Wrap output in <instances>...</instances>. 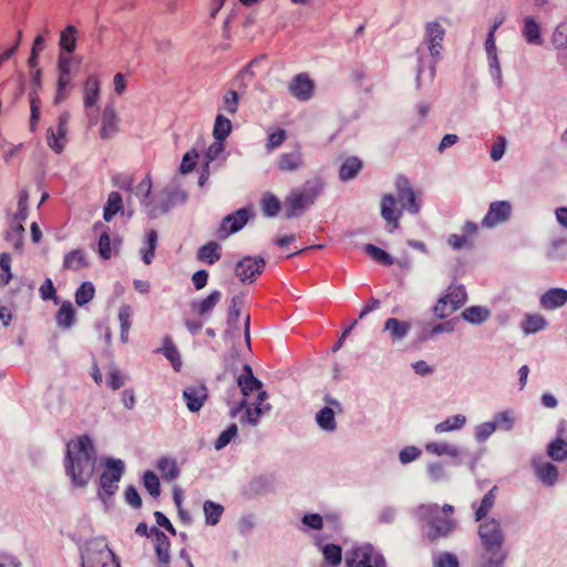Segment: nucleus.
Listing matches in <instances>:
<instances>
[{
	"mask_svg": "<svg viewBox=\"0 0 567 567\" xmlns=\"http://www.w3.org/2000/svg\"><path fill=\"white\" fill-rule=\"evenodd\" d=\"M96 463V453L87 435L80 436L66 446V474L74 486L83 487L91 480Z\"/></svg>",
	"mask_w": 567,
	"mask_h": 567,
	"instance_id": "1",
	"label": "nucleus"
},
{
	"mask_svg": "<svg viewBox=\"0 0 567 567\" xmlns=\"http://www.w3.org/2000/svg\"><path fill=\"white\" fill-rule=\"evenodd\" d=\"M417 512L429 525L427 538L432 543L447 537L456 529L457 522L453 517L454 507L450 504H444L442 507L437 504H424Z\"/></svg>",
	"mask_w": 567,
	"mask_h": 567,
	"instance_id": "2",
	"label": "nucleus"
},
{
	"mask_svg": "<svg viewBox=\"0 0 567 567\" xmlns=\"http://www.w3.org/2000/svg\"><path fill=\"white\" fill-rule=\"evenodd\" d=\"M322 185L317 182H307L301 188H295L285 198V216L292 218L315 204L320 195Z\"/></svg>",
	"mask_w": 567,
	"mask_h": 567,
	"instance_id": "3",
	"label": "nucleus"
},
{
	"mask_svg": "<svg viewBox=\"0 0 567 567\" xmlns=\"http://www.w3.org/2000/svg\"><path fill=\"white\" fill-rule=\"evenodd\" d=\"M480 565L496 567V519L492 518L478 525Z\"/></svg>",
	"mask_w": 567,
	"mask_h": 567,
	"instance_id": "4",
	"label": "nucleus"
},
{
	"mask_svg": "<svg viewBox=\"0 0 567 567\" xmlns=\"http://www.w3.org/2000/svg\"><path fill=\"white\" fill-rule=\"evenodd\" d=\"M112 556L104 539H91L81 549V567H105Z\"/></svg>",
	"mask_w": 567,
	"mask_h": 567,
	"instance_id": "5",
	"label": "nucleus"
},
{
	"mask_svg": "<svg viewBox=\"0 0 567 567\" xmlns=\"http://www.w3.org/2000/svg\"><path fill=\"white\" fill-rule=\"evenodd\" d=\"M347 567H385L383 556L371 545L353 548L346 554Z\"/></svg>",
	"mask_w": 567,
	"mask_h": 567,
	"instance_id": "6",
	"label": "nucleus"
},
{
	"mask_svg": "<svg viewBox=\"0 0 567 567\" xmlns=\"http://www.w3.org/2000/svg\"><path fill=\"white\" fill-rule=\"evenodd\" d=\"M265 267L266 260L262 257L245 256L236 264L235 274L241 282H254Z\"/></svg>",
	"mask_w": 567,
	"mask_h": 567,
	"instance_id": "7",
	"label": "nucleus"
},
{
	"mask_svg": "<svg viewBox=\"0 0 567 567\" xmlns=\"http://www.w3.org/2000/svg\"><path fill=\"white\" fill-rule=\"evenodd\" d=\"M237 384L240 388L243 399L239 404L231 411V416H235L240 410L247 405V396L262 388L260 380L254 377L252 369L249 364H245L243 373L237 379Z\"/></svg>",
	"mask_w": 567,
	"mask_h": 567,
	"instance_id": "8",
	"label": "nucleus"
},
{
	"mask_svg": "<svg viewBox=\"0 0 567 567\" xmlns=\"http://www.w3.org/2000/svg\"><path fill=\"white\" fill-rule=\"evenodd\" d=\"M150 535L156 555L157 567H171L169 538L156 526L150 528Z\"/></svg>",
	"mask_w": 567,
	"mask_h": 567,
	"instance_id": "9",
	"label": "nucleus"
},
{
	"mask_svg": "<svg viewBox=\"0 0 567 567\" xmlns=\"http://www.w3.org/2000/svg\"><path fill=\"white\" fill-rule=\"evenodd\" d=\"M250 210L247 207H243L226 217H224L219 228L218 237L227 238L228 236L239 231L249 220Z\"/></svg>",
	"mask_w": 567,
	"mask_h": 567,
	"instance_id": "10",
	"label": "nucleus"
},
{
	"mask_svg": "<svg viewBox=\"0 0 567 567\" xmlns=\"http://www.w3.org/2000/svg\"><path fill=\"white\" fill-rule=\"evenodd\" d=\"M124 471V463L121 460H109L106 470L100 477V486L107 495H114L117 491V482Z\"/></svg>",
	"mask_w": 567,
	"mask_h": 567,
	"instance_id": "11",
	"label": "nucleus"
},
{
	"mask_svg": "<svg viewBox=\"0 0 567 567\" xmlns=\"http://www.w3.org/2000/svg\"><path fill=\"white\" fill-rule=\"evenodd\" d=\"M179 196L178 192L163 190L150 203L145 204L146 212L151 218H157L159 215L167 213L175 204V199ZM182 200L185 195L181 194Z\"/></svg>",
	"mask_w": 567,
	"mask_h": 567,
	"instance_id": "12",
	"label": "nucleus"
},
{
	"mask_svg": "<svg viewBox=\"0 0 567 567\" xmlns=\"http://www.w3.org/2000/svg\"><path fill=\"white\" fill-rule=\"evenodd\" d=\"M70 121V114L64 112L60 114L58 118L56 131L53 128H48L47 131V143L48 146L54 151L56 154H60L64 150V145L66 142L68 126Z\"/></svg>",
	"mask_w": 567,
	"mask_h": 567,
	"instance_id": "13",
	"label": "nucleus"
},
{
	"mask_svg": "<svg viewBox=\"0 0 567 567\" xmlns=\"http://www.w3.org/2000/svg\"><path fill=\"white\" fill-rule=\"evenodd\" d=\"M288 91L296 100L306 102L313 95L315 83L307 73H299L290 81Z\"/></svg>",
	"mask_w": 567,
	"mask_h": 567,
	"instance_id": "14",
	"label": "nucleus"
},
{
	"mask_svg": "<svg viewBox=\"0 0 567 567\" xmlns=\"http://www.w3.org/2000/svg\"><path fill=\"white\" fill-rule=\"evenodd\" d=\"M183 399L190 412H198L208 399V389L203 383L187 385L183 390Z\"/></svg>",
	"mask_w": 567,
	"mask_h": 567,
	"instance_id": "15",
	"label": "nucleus"
},
{
	"mask_svg": "<svg viewBox=\"0 0 567 567\" xmlns=\"http://www.w3.org/2000/svg\"><path fill=\"white\" fill-rule=\"evenodd\" d=\"M395 186L398 190V198L402 207L410 214H417L420 212V204L416 202L415 193L408 178L404 176L398 177Z\"/></svg>",
	"mask_w": 567,
	"mask_h": 567,
	"instance_id": "16",
	"label": "nucleus"
},
{
	"mask_svg": "<svg viewBox=\"0 0 567 567\" xmlns=\"http://www.w3.org/2000/svg\"><path fill=\"white\" fill-rule=\"evenodd\" d=\"M445 30L436 22H429L425 27V43L432 56L439 58L441 54L442 42L444 40Z\"/></svg>",
	"mask_w": 567,
	"mask_h": 567,
	"instance_id": "17",
	"label": "nucleus"
},
{
	"mask_svg": "<svg viewBox=\"0 0 567 567\" xmlns=\"http://www.w3.org/2000/svg\"><path fill=\"white\" fill-rule=\"evenodd\" d=\"M533 468L537 478L547 486H554L558 480V468L550 462L537 456L532 461Z\"/></svg>",
	"mask_w": 567,
	"mask_h": 567,
	"instance_id": "18",
	"label": "nucleus"
},
{
	"mask_svg": "<svg viewBox=\"0 0 567 567\" xmlns=\"http://www.w3.org/2000/svg\"><path fill=\"white\" fill-rule=\"evenodd\" d=\"M324 401L329 406H324L317 413L316 421L322 430L332 432L337 427L333 409H337L338 412H341L342 409L340 403L332 398L326 396Z\"/></svg>",
	"mask_w": 567,
	"mask_h": 567,
	"instance_id": "19",
	"label": "nucleus"
},
{
	"mask_svg": "<svg viewBox=\"0 0 567 567\" xmlns=\"http://www.w3.org/2000/svg\"><path fill=\"white\" fill-rule=\"evenodd\" d=\"M120 118L113 106H105L102 114L100 136L103 140H111L118 132Z\"/></svg>",
	"mask_w": 567,
	"mask_h": 567,
	"instance_id": "20",
	"label": "nucleus"
},
{
	"mask_svg": "<svg viewBox=\"0 0 567 567\" xmlns=\"http://www.w3.org/2000/svg\"><path fill=\"white\" fill-rule=\"evenodd\" d=\"M567 302V290L564 288H550L540 297V307L545 310H554Z\"/></svg>",
	"mask_w": 567,
	"mask_h": 567,
	"instance_id": "21",
	"label": "nucleus"
},
{
	"mask_svg": "<svg viewBox=\"0 0 567 567\" xmlns=\"http://www.w3.org/2000/svg\"><path fill=\"white\" fill-rule=\"evenodd\" d=\"M381 216L382 218L392 226V229L399 227V218L401 212L396 209V203L394 196L386 194L382 197L381 203Z\"/></svg>",
	"mask_w": 567,
	"mask_h": 567,
	"instance_id": "22",
	"label": "nucleus"
},
{
	"mask_svg": "<svg viewBox=\"0 0 567 567\" xmlns=\"http://www.w3.org/2000/svg\"><path fill=\"white\" fill-rule=\"evenodd\" d=\"M303 165L300 146L291 152L282 153L277 162V167L281 172H295Z\"/></svg>",
	"mask_w": 567,
	"mask_h": 567,
	"instance_id": "23",
	"label": "nucleus"
},
{
	"mask_svg": "<svg viewBox=\"0 0 567 567\" xmlns=\"http://www.w3.org/2000/svg\"><path fill=\"white\" fill-rule=\"evenodd\" d=\"M478 226L475 223L467 221L463 226L464 235L452 234L449 236L447 243L454 250L472 247V241L468 236L476 234Z\"/></svg>",
	"mask_w": 567,
	"mask_h": 567,
	"instance_id": "24",
	"label": "nucleus"
},
{
	"mask_svg": "<svg viewBox=\"0 0 567 567\" xmlns=\"http://www.w3.org/2000/svg\"><path fill=\"white\" fill-rule=\"evenodd\" d=\"M221 299V292L219 290L212 291L206 298L202 300H194L190 305L192 310L199 317H206Z\"/></svg>",
	"mask_w": 567,
	"mask_h": 567,
	"instance_id": "25",
	"label": "nucleus"
},
{
	"mask_svg": "<svg viewBox=\"0 0 567 567\" xmlns=\"http://www.w3.org/2000/svg\"><path fill=\"white\" fill-rule=\"evenodd\" d=\"M156 352L162 353L172 363L173 369L179 372L182 368L181 353L171 337L165 336L163 338V346Z\"/></svg>",
	"mask_w": 567,
	"mask_h": 567,
	"instance_id": "26",
	"label": "nucleus"
},
{
	"mask_svg": "<svg viewBox=\"0 0 567 567\" xmlns=\"http://www.w3.org/2000/svg\"><path fill=\"white\" fill-rule=\"evenodd\" d=\"M78 29L69 24L60 33L59 47L61 52L72 54L76 49Z\"/></svg>",
	"mask_w": 567,
	"mask_h": 567,
	"instance_id": "27",
	"label": "nucleus"
},
{
	"mask_svg": "<svg viewBox=\"0 0 567 567\" xmlns=\"http://www.w3.org/2000/svg\"><path fill=\"white\" fill-rule=\"evenodd\" d=\"M362 161L355 156L347 157L340 166L339 178L342 182H348L357 177L362 169Z\"/></svg>",
	"mask_w": 567,
	"mask_h": 567,
	"instance_id": "28",
	"label": "nucleus"
},
{
	"mask_svg": "<svg viewBox=\"0 0 567 567\" xmlns=\"http://www.w3.org/2000/svg\"><path fill=\"white\" fill-rule=\"evenodd\" d=\"M100 96V81L96 75H90L84 83L83 104L85 109L94 106Z\"/></svg>",
	"mask_w": 567,
	"mask_h": 567,
	"instance_id": "29",
	"label": "nucleus"
},
{
	"mask_svg": "<svg viewBox=\"0 0 567 567\" xmlns=\"http://www.w3.org/2000/svg\"><path fill=\"white\" fill-rule=\"evenodd\" d=\"M523 35L529 44L540 45L543 43L540 27L533 17L524 19Z\"/></svg>",
	"mask_w": 567,
	"mask_h": 567,
	"instance_id": "30",
	"label": "nucleus"
},
{
	"mask_svg": "<svg viewBox=\"0 0 567 567\" xmlns=\"http://www.w3.org/2000/svg\"><path fill=\"white\" fill-rule=\"evenodd\" d=\"M410 323L401 321L396 318H389L384 322V330L389 331L393 341L402 340L410 331Z\"/></svg>",
	"mask_w": 567,
	"mask_h": 567,
	"instance_id": "31",
	"label": "nucleus"
},
{
	"mask_svg": "<svg viewBox=\"0 0 567 567\" xmlns=\"http://www.w3.org/2000/svg\"><path fill=\"white\" fill-rule=\"evenodd\" d=\"M548 322L543 315L528 313L522 322V329L525 334H533L544 330Z\"/></svg>",
	"mask_w": 567,
	"mask_h": 567,
	"instance_id": "32",
	"label": "nucleus"
},
{
	"mask_svg": "<svg viewBox=\"0 0 567 567\" xmlns=\"http://www.w3.org/2000/svg\"><path fill=\"white\" fill-rule=\"evenodd\" d=\"M220 246L216 241H209L206 245H203L197 251V258L202 261L207 262L208 265H214L217 262L220 255Z\"/></svg>",
	"mask_w": 567,
	"mask_h": 567,
	"instance_id": "33",
	"label": "nucleus"
},
{
	"mask_svg": "<svg viewBox=\"0 0 567 567\" xmlns=\"http://www.w3.org/2000/svg\"><path fill=\"white\" fill-rule=\"evenodd\" d=\"M157 470L162 474V477L166 481H173L179 476V467L177 466V463L172 457H161L157 461L156 465Z\"/></svg>",
	"mask_w": 567,
	"mask_h": 567,
	"instance_id": "34",
	"label": "nucleus"
},
{
	"mask_svg": "<svg viewBox=\"0 0 567 567\" xmlns=\"http://www.w3.org/2000/svg\"><path fill=\"white\" fill-rule=\"evenodd\" d=\"M123 208V199L118 192H111L106 205L103 210V218L105 221H111L113 217Z\"/></svg>",
	"mask_w": 567,
	"mask_h": 567,
	"instance_id": "35",
	"label": "nucleus"
},
{
	"mask_svg": "<svg viewBox=\"0 0 567 567\" xmlns=\"http://www.w3.org/2000/svg\"><path fill=\"white\" fill-rule=\"evenodd\" d=\"M87 266L84 252L81 249H74L64 256L63 267L69 270L78 271Z\"/></svg>",
	"mask_w": 567,
	"mask_h": 567,
	"instance_id": "36",
	"label": "nucleus"
},
{
	"mask_svg": "<svg viewBox=\"0 0 567 567\" xmlns=\"http://www.w3.org/2000/svg\"><path fill=\"white\" fill-rule=\"evenodd\" d=\"M233 124L229 118L218 114L215 118L213 135L216 141H225L231 133Z\"/></svg>",
	"mask_w": 567,
	"mask_h": 567,
	"instance_id": "37",
	"label": "nucleus"
},
{
	"mask_svg": "<svg viewBox=\"0 0 567 567\" xmlns=\"http://www.w3.org/2000/svg\"><path fill=\"white\" fill-rule=\"evenodd\" d=\"M324 561L330 567H338L342 561V548L336 544H327L321 546Z\"/></svg>",
	"mask_w": 567,
	"mask_h": 567,
	"instance_id": "38",
	"label": "nucleus"
},
{
	"mask_svg": "<svg viewBox=\"0 0 567 567\" xmlns=\"http://www.w3.org/2000/svg\"><path fill=\"white\" fill-rule=\"evenodd\" d=\"M466 422V419L462 414H456L453 416L447 417L446 420L437 423L435 425V432L436 433H444L450 431H456L464 426Z\"/></svg>",
	"mask_w": 567,
	"mask_h": 567,
	"instance_id": "39",
	"label": "nucleus"
},
{
	"mask_svg": "<svg viewBox=\"0 0 567 567\" xmlns=\"http://www.w3.org/2000/svg\"><path fill=\"white\" fill-rule=\"evenodd\" d=\"M363 251L370 258H372L374 261H377L383 266L393 265V258L385 250H383L372 244L364 245Z\"/></svg>",
	"mask_w": 567,
	"mask_h": 567,
	"instance_id": "40",
	"label": "nucleus"
},
{
	"mask_svg": "<svg viewBox=\"0 0 567 567\" xmlns=\"http://www.w3.org/2000/svg\"><path fill=\"white\" fill-rule=\"evenodd\" d=\"M547 454L556 462L565 461L567 458V442L559 437L554 440L548 444Z\"/></svg>",
	"mask_w": 567,
	"mask_h": 567,
	"instance_id": "41",
	"label": "nucleus"
},
{
	"mask_svg": "<svg viewBox=\"0 0 567 567\" xmlns=\"http://www.w3.org/2000/svg\"><path fill=\"white\" fill-rule=\"evenodd\" d=\"M75 312L71 302L65 301L60 307L56 315V322L63 328H70L74 323Z\"/></svg>",
	"mask_w": 567,
	"mask_h": 567,
	"instance_id": "42",
	"label": "nucleus"
},
{
	"mask_svg": "<svg viewBox=\"0 0 567 567\" xmlns=\"http://www.w3.org/2000/svg\"><path fill=\"white\" fill-rule=\"evenodd\" d=\"M425 451L427 453L441 456V455H449L452 457H455L458 455V450L456 446L447 444V443H439V442H431L425 445Z\"/></svg>",
	"mask_w": 567,
	"mask_h": 567,
	"instance_id": "43",
	"label": "nucleus"
},
{
	"mask_svg": "<svg viewBox=\"0 0 567 567\" xmlns=\"http://www.w3.org/2000/svg\"><path fill=\"white\" fill-rule=\"evenodd\" d=\"M496 486L492 487L489 492L482 498L480 506L475 511V520L480 522L491 512L495 503L494 492Z\"/></svg>",
	"mask_w": 567,
	"mask_h": 567,
	"instance_id": "44",
	"label": "nucleus"
},
{
	"mask_svg": "<svg viewBox=\"0 0 567 567\" xmlns=\"http://www.w3.org/2000/svg\"><path fill=\"white\" fill-rule=\"evenodd\" d=\"M95 295V288L92 282L85 281L83 282L75 292V302L78 306L82 307L89 303Z\"/></svg>",
	"mask_w": 567,
	"mask_h": 567,
	"instance_id": "45",
	"label": "nucleus"
},
{
	"mask_svg": "<svg viewBox=\"0 0 567 567\" xmlns=\"http://www.w3.org/2000/svg\"><path fill=\"white\" fill-rule=\"evenodd\" d=\"M223 512L224 507L219 504L212 501H206L204 503L205 518L206 523L209 525H216L219 522Z\"/></svg>",
	"mask_w": 567,
	"mask_h": 567,
	"instance_id": "46",
	"label": "nucleus"
},
{
	"mask_svg": "<svg viewBox=\"0 0 567 567\" xmlns=\"http://www.w3.org/2000/svg\"><path fill=\"white\" fill-rule=\"evenodd\" d=\"M547 257L550 260H565L567 259V240H554L547 251Z\"/></svg>",
	"mask_w": 567,
	"mask_h": 567,
	"instance_id": "47",
	"label": "nucleus"
},
{
	"mask_svg": "<svg viewBox=\"0 0 567 567\" xmlns=\"http://www.w3.org/2000/svg\"><path fill=\"white\" fill-rule=\"evenodd\" d=\"M488 310L483 307H470L462 313L464 320L471 323H482L488 318Z\"/></svg>",
	"mask_w": 567,
	"mask_h": 567,
	"instance_id": "48",
	"label": "nucleus"
},
{
	"mask_svg": "<svg viewBox=\"0 0 567 567\" xmlns=\"http://www.w3.org/2000/svg\"><path fill=\"white\" fill-rule=\"evenodd\" d=\"M445 297L455 306V310H457L465 303L467 293L463 286H451Z\"/></svg>",
	"mask_w": 567,
	"mask_h": 567,
	"instance_id": "49",
	"label": "nucleus"
},
{
	"mask_svg": "<svg viewBox=\"0 0 567 567\" xmlns=\"http://www.w3.org/2000/svg\"><path fill=\"white\" fill-rule=\"evenodd\" d=\"M0 285L7 286L12 279L11 256L8 252L0 254Z\"/></svg>",
	"mask_w": 567,
	"mask_h": 567,
	"instance_id": "50",
	"label": "nucleus"
},
{
	"mask_svg": "<svg viewBox=\"0 0 567 567\" xmlns=\"http://www.w3.org/2000/svg\"><path fill=\"white\" fill-rule=\"evenodd\" d=\"M238 427L235 423L229 425L225 431H223L219 436L216 439L214 446L217 451L227 446L237 435Z\"/></svg>",
	"mask_w": 567,
	"mask_h": 567,
	"instance_id": "51",
	"label": "nucleus"
},
{
	"mask_svg": "<svg viewBox=\"0 0 567 567\" xmlns=\"http://www.w3.org/2000/svg\"><path fill=\"white\" fill-rule=\"evenodd\" d=\"M262 213L265 216L275 217L278 215L281 204L275 195H266L262 198Z\"/></svg>",
	"mask_w": 567,
	"mask_h": 567,
	"instance_id": "52",
	"label": "nucleus"
},
{
	"mask_svg": "<svg viewBox=\"0 0 567 567\" xmlns=\"http://www.w3.org/2000/svg\"><path fill=\"white\" fill-rule=\"evenodd\" d=\"M241 306L243 298L239 296H234L230 300L227 318V322L230 327H234L238 323L241 313Z\"/></svg>",
	"mask_w": 567,
	"mask_h": 567,
	"instance_id": "53",
	"label": "nucleus"
},
{
	"mask_svg": "<svg viewBox=\"0 0 567 567\" xmlns=\"http://www.w3.org/2000/svg\"><path fill=\"white\" fill-rule=\"evenodd\" d=\"M551 43L556 50L567 48V22H561L556 27L551 35Z\"/></svg>",
	"mask_w": 567,
	"mask_h": 567,
	"instance_id": "54",
	"label": "nucleus"
},
{
	"mask_svg": "<svg viewBox=\"0 0 567 567\" xmlns=\"http://www.w3.org/2000/svg\"><path fill=\"white\" fill-rule=\"evenodd\" d=\"M143 483L147 492L153 497H158L161 494V484L158 477L152 471L145 472L143 476Z\"/></svg>",
	"mask_w": 567,
	"mask_h": 567,
	"instance_id": "55",
	"label": "nucleus"
},
{
	"mask_svg": "<svg viewBox=\"0 0 567 567\" xmlns=\"http://www.w3.org/2000/svg\"><path fill=\"white\" fill-rule=\"evenodd\" d=\"M24 227L21 223L13 226L6 236V240L11 243L16 249H20L23 244Z\"/></svg>",
	"mask_w": 567,
	"mask_h": 567,
	"instance_id": "56",
	"label": "nucleus"
},
{
	"mask_svg": "<svg viewBox=\"0 0 567 567\" xmlns=\"http://www.w3.org/2000/svg\"><path fill=\"white\" fill-rule=\"evenodd\" d=\"M496 31V22L489 27L488 35L485 41V49L488 55V63L491 69L496 66V50L494 47V33Z\"/></svg>",
	"mask_w": 567,
	"mask_h": 567,
	"instance_id": "57",
	"label": "nucleus"
},
{
	"mask_svg": "<svg viewBox=\"0 0 567 567\" xmlns=\"http://www.w3.org/2000/svg\"><path fill=\"white\" fill-rule=\"evenodd\" d=\"M267 398V392L266 391H262L261 389L258 391V396H257V402L255 403V409L251 410V409H247V417H248V422L251 423V424H256L259 416L261 415L262 413V402L266 400Z\"/></svg>",
	"mask_w": 567,
	"mask_h": 567,
	"instance_id": "58",
	"label": "nucleus"
},
{
	"mask_svg": "<svg viewBox=\"0 0 567 567\" xmlns=\"http://www.w3.org/2000/svg\"><path fill=\"white\" fill-rule=\"evenodd\" d=\"M152 192V178L150 175H146L140 184L135 188V194L141 198V203L145 206V204L150 203L148 197Z\"/></svg>",
	"mask_w": 567,
	"mask_h": 567,
	"instance_id": "59",
	"label": "nucleus"
},
{
	"mask_svg": "<svg viewBox=\"0 0 567 567\" xmlns=\"http://www.w3.org/2000/svg\"><path fill=\"white\" fill-rule=\"evenodd\" d=\"M454 311H456L455 306L445 296L441 297L434 306V313L441 319L449 317Z\"/></svg>",
	"mask_w": 567,
	"mask_h": 567,
	"instance_id": "60",
	"label": "nucleus"
},
{
	"mask_svg": "<svg viewBox=\"0 0 567 567\" xmlns=\"http://www.w3.org/2000/svg\"><path fill=\"white\" fill-rule=\"evenodd\" d=\"M238 93L234 90H229L223 99L221 110L229 113L235 114L238 110Z\"/></svg>",
	"mask_w": 567,
	"mask_h": 567,
	"instance_id": "61",
	"label": "nucleus"
},
{
	"mask_svg": "<svg viewBox=\"0 0 567 567\" xmlns=\"http://www.w3.org/2000/svg\"><path fill=\"white\" fill-rule=\"evenodd\" d=\"M287 138V133L284 128H278L276 132H272L268 135V141L266 144V148L268 152H272L284 144Z\"/></svg>",
	"mask_w": 567,
	"mask_h": 567,
	"instance_id": "62",
	"label": "nucleus"
},
{
	"mask_svg": "<svg viewBox=\"0 0 567 567\" xmlns=\"http://www.w3.org/2000/svg\"><path fill=\"white\" fill-rule=\"evenodd\" d=\"M197 158H198V154L196 153L195 150H192V151L187 152L183 156L179 171L183 174L190 173L195 168V166H196V159Z\"/></svg>",
	"mask_w": 567,
	"mask_h": 567,
	"instance_id": "63",
	"label": "nucleus"
},
{
	"mask_svg": "<svg viewBox=\"0 0 567 567\" xmlns=\"http://www.w3.org/2000/svg\"><path fill=\"white\" fill-rule=\"evenodd\" d=\"M434 567H460L457 558L450 554L444 553L437 557Z\"/></svg>",
	"mask_w": 567,
	"mask_h": 567,
	"instance_id": "64",
	"label": "nucleus"
}]
</instances>
